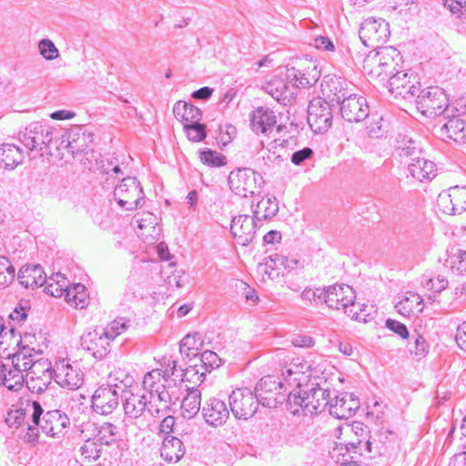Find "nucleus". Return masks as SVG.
<instances>
[{
  "label": "nucleus",
  "instance_id": "nucleus-54",
  "mask_svg": "<svg viewBox=\"0 0 466 466\" xmlns=\"http://www.w3.org/2000/svg\"><path fill=\"white\" fill-rule=\"evenodd\" d=\"M202 163L212 167H221L225 165L224 157L216 151L205 150L200 153Z\"/></svg>",
  "mask_w": 466,
  "mask_h": 466
},
{
  "label": "nucleus",
  "instance_id": "nucleus-5",
  "mask_svg": "<svg viewBox=\"0 0 466 466\" xmlns=\"http://www.w3.org/2000/svg\"><path fill=\"white\" fill-rule=\"evenodd\" d=\"M264 183L263 177L252 168H237L228 176L231 191L242 198L258 196L262 192Z\"/></svg>",
  "mask_w": 466,
  "mask_h": 466
},
{
  "label": "nucleus",
  "instance_id": "nucleus-26",
  "mask_svg": "<svg viewBox=\"0 0 466 466\" xmlns=\"http://www.w3.org/2000/svg\"><path fill=\"white\" fill-rule=\"evenodd\" d=\"M202 415L208 425L219 427L227 422L229 418V410L223 400L210 397L203 404Z\"/></svg>",
  "mask_w": 466,
  "mask_h": 466
},
{
  "label": "nucleus",
  "instance_id": "nucleus-64",
  "mask_svg": "<svg viewBox=\"0 0 466 466\" xmlns=\"http://www.w3.org/2000/svg\"><path fill=\"white\" fill-rule=\"evenodd\" d=\"M443 4L453 14L466 13V0H443Z\"/></svg>",
  "mask_w": 466,
  "mask_h": 466
},
{
  "label": "nucleus",
  "instance_id": "nucleus-3",
  "mask_svg": "<svg viewBox=\"0 0 466 466\" xmlns=\"http://www.w3.org/2000/svg\"><path fill=\"white\" fill-rule=\"evenodd\" d=\"M143 390L148 398L153 400L154 406L158 409L156 410L170 411L174 404L172 394L170 392V383L162 374V370L154 369L147 372L143 379Z\"/></svg>",
  "mask_w": 466,
  "mask_h": 466
},
{
  "label": "nucleus",
  "instance_id": "nucleus-37",
  "mask_svg": "<svg viewBox=\"0 0 466 466\" xmlns=\"http://www.w3.org/2000/svg\"><path fill=\"white\" fill-rule=\"evenodd\" d=\"M25 384V375L19 373L9 363L0 361V387L8 390L18 391Z\"/></svg>",
  "mask_w": 466,
  "mask_h": 466
},
{
  "label": "nucleus",
  "instance_id": "nucleus-20",
  "mask_svg": "<svg viewBox=\"0 0 466 466\" xmlns=\"http://www.w3.org/2000/svg\"><path fill=\"white\" fill-rule=\"evenodd\" d=\"M21 141L28 150L41 151L43 146H48L52 141V128L40 122L31 123L23 133Z\"/></svg>",
  "mask_w": 466,
  "mask_h": 466
},
{
  "label": "nucleus",
  "instance_id": "nucleus-40",
  "mask_svg": "<svg viewBox=\"0 0 466 466\" xmlns=\"http://www.w3.org/2000/svg\"><path fill=\"white\" fill-rule=\"evenodd\" d=\"M23 159V153L18 147L10 144L0 147V167L13 169L22 163Z\"/></svg>",
  "mask_w": 466,
  "mask_h": 466
},
{
  "label": "nucleus",
  "instance_id": "nucleus-9",
  "mask_svg": "<svg viewBox=\"0 0 466 466\" xmlns=\"http://www.w3.org/2000/svg\"><path fill=\"white\" fill-rule=\"evenodd\" d=\"M114 197L120 207L131 211L142 207L145 195L139 181L127 177L115 187Z\"/></svg>",
  "mask_w": 466,
  "mask_h": 466
},
{
  "label": "nucleus",
  "instance_id": "nucleus-18",
  "mask_svg": "<svg viewBox=\"0 0 466 466\" xmlns=\"http://www.w3.org/2000/svg\"><path fill=\"white\" fill-rule=\"evenodd\" d=\"M282 377L287 387L292 388V390H301L303 386L309 385L310 365L308 361L299 359L294 360L282 370Z\"/></svg>",
  "mask_w": 466,
  "mask_h": 466
},
{
  "label": "nucleus",
  "instance_id": "nucleus-44",
  "mask_svg": "<svg viewBox=\"0 0 466 466\" xmlns=\"http://www.w3.org/2000/svg\"><path fill=\"white\" fill-rule=\"evenodd\" d=\"M96 437L101 444L110 445L120 440L122 434L116 425L111 422H104L97 428Z\"/></svg>",
  "mask_w": 466,
  "mask_h": 466
},
{
  "label": "nucleus",
  "instance_id": "nucleus-38",
  "mask_svg": "<svg viewBox=\"0 0 466 466\" xmlns=\"http://www.w3.org/2000/svg\"><path fill=\"white\" fill-rule=\"evenodd\" d=\"M173 113L175 117L183 122L184 125L199 122L202 117V113L199 108L181 100L175 103Z\"/></svg>",
  "mask_w": 466,
  "mask_h": 466
},
{
  "label": "nucleus",
  "instance_id": "nucleus-49",
  "mask_svg": "<svg viewBox=\"0 0 466 466\" xmlns=\"http://www.w3.org/2000/svg\"><path fill=\"white\" fill-rule=\"evenodd\" d=\"M40 55L47 61H52L59 57V50L53 41L48 38L40 40L37 44Z\"/></svg>",
  "mask_w": 466,
  "mask_h": 466
},
{
  "label": "nucleus",
  "instance_id": "nucleus-23",
  "mask_svg": "<svg viewBox=\"0 0 466 466\" xmlns=\"http://www.w3.org/2000/svg\"><path fill=\"white\" fill-rule=\"evenodd\" d=\"M120 396L117 390L102 385L96 390L92 396V408L96 413L111 414L119 404Z\"/></svg>",
  "mask_w": 466,
  "mask_h": 466
},
{
  "label": "nucleus",
  "instance_id": "nucleus-25",
  "mask_svg": "<svg viewBox=\"0 0 466 466\" xmlns=\"http://www.w3.org/2000/svg\"><path fill=\"white\" fill-rule=\"evenodd\" d=\"M256 221L254 216L248 215H239L232 219L230 232L239 245L247 246L253 240L257 228Z\"/></svg>",
  "mask_w": 466,
  "mask_h": 466
},
{
  "label": "nucleus",
  "instance_id": "nucleus-41",
  "mask_svg": "<svg viewBox=\"0 0 466 466\" xmlns=\"http://www.w3.org/2000/svg\"><path fill=\"white\" fill-rule=\"evenodd\" d=\"M22 348L30 355H41L47 349V339L41 333H25L21 339Z\"/></svg>",
  "mask_w": 466,
  "mask_h": 466
},
{
  "label": "nucleus",
  "instance_id": "nucleus-63",
  "mask_svg": "<svg viewBox=\"0 0 466 466\" xmlns=\"http://www.w3.org/2000/svg\"><path fill=\"white\" fill-rule=\"evenodd\" d=\"M386 327L400 336L402 339H407L409 337V331L406 326L398 320L389 319L386 321Z\"/></svg>",
  "mask_w": 466,
  "mask_h": 466
},
{
  "label": "nucleus",
  "instance_id": "nucleus-50",
  "mask_svg": "<svg viewBox=\"0 0 466 466\" xmlns=\"http://www.w3.org/2000/svg\"><path fill=\"white\" fill-rule=\"evenodd\" d=\"M81 455L89 461H95L101 456V444H97L96 441L86 440V442L80 448Z\"/></svg>",
  "mask_w": 466,
  "mask_h": 466
},
{
  "label": "nucleus",
  "instance_id": "nucleus-43",
  "mask_svg": "<svg viewBox=\"0 0 466 466\" xmlns=\"http://www.w3.org/2000/svg\"><path fill=\"white\" fill-rule=\"evenodd\" d=\"M37 360L34 355H30L26 350L20 349L12 356L9 365L14 367L19 373L25 375L28 371L33 370V367Z\"/></svg>",
  "mask_w": 466,
  "mask_h": 466
},
{
  "label": "nucleus",
  "instance_id": "nucleus-47",
  "mask_svg": "<svg viewBox=\"0 0 466 466\" xmlns=\"http://www.w3.org/2000/svg\"><path fill=\"white\" fill-rule=\"evenodd\" d=\"M447 262L459 274H466V250L452 248Z\"/></svg>",
  "mask_w": 466,
  "mask_h": 466
},
{
  "label": "nucleus",
  "instance_id": "nucleus-62",
  "mask_svg": "<svg viewBox=\"0 0 466 466\" xmlns=\"http://www.w3.org/2000/svg\"><path fill=\"white\" fill-rule=\"evenodd\" d=\"M428 350V345L425 339L421 335H418L412 346L410 348V352L418 357L425 356Z\"/></svg>",
  "mask_w": 466,
  "mask_h": 466
},
{
  "label": "nucleus",
  "instance_id": "nucleus-6",
  "mask_svg": "<svg viewBox=\"0 0 466 466\" xmlns=\"http://www.w3.org/2000/svg\"><path fill=\"white\" fill-rule=\"evenodd\" d=\"M141 390L137 386L126 390L121 398L123 400V408L125 414L131 419H137L141 417L145 412H147L154 418H161L167 412L166 410H156L158 409L154 406L153 400L148 398L146 393H141Z\"/></svg>",
  "mask_w": 466,
  "mask_h": 466
},
{
  "label": "nucleus",
  "instance_id": "nucleus-27",
  "mask_svg": "<svg viewBox=\"0 0 466 466\" xmlns=\"http://www.w3.org/2000/svg\"><path fill=\"white\" fill-rule=\"evenodd\" d=\"M444 117L449 118L440 128V136L443 140H451L455 143L466 142V122L459 117H449L448 113Z\"/></svg>",
  "mask_w": 466,
  "mask_h": 466
},
{
  "label": "nucleus",
  "instance_id": "nucleus-59",
  "mask_svg": "<svg viewBox=\"0 0 466 466\" xmlns=\"http://www.w3.org/2000/svg\"><path fill=\"white\" fill-rule=\"evenodd\" d=\"M382 117L372 119L367 127V134L371 138L382 137L385 133V128L382 124Z\"/></svg>",
  "mask_w": 466,
  "mask_h": 466
},
{
  "label": "nucleus",
  "instance_id": "nucleus-2",
  "mask_svg": "<svg viewBox=\"0 0 466 466\" xmlns=\"http://www.w3.org/2000/svg\"><path fill=\"white\" fill-rule=\"evenodd\" d=\"M400 60V53L392 46L379 47L370 51L363 61V70L370 78L383 86L393 75V71Z\"/></svg>",
  "mask_w": 466,
  "mask_h": 466
},
{
  "label": "nucleus",
  "instance_id": "nucleus-57",
  "mask_svg": "<svg viewBox=\"0 0 466 466\" xmlns=\"http://www.w3.org/2000/svg\"><path fill=\"white\" fill-rule=\"evenodd\" d=\"M200 361L208 369L213 370L221 364V360L218 354L211 350H205L200 355Z\"/></svg>",
  "mask_w": 466,
  "mask_h": 466
},
{
  "label": "nucleus",
  "instance_id": "nucleus-24",
  "mask_svg": "<svg viewBox=\"0 0 466 466\" xmlns=\"http://www.w3.org/2000/svg\"><path fill=\"white\" fill-rule=\"evenodd\" d=\"M412 75L407 72H396L388 79L387 86L389 92L395 97L410 99L415 96L418 83L416 80L411 81ZM416 77L413 76V79Z\"/></svg>",
  "mask_w": 466,
  "mask_h": 466
},
{
  "label": "nucleus",
  "instance_id": "nucleus-21",
  "mask_svg": "<svg viewBox=\"0 0 466 466\" xmlns=\"http://www.w3.org/2000/svg\"><path fill=\"white\" fill-rule=\"evenodd\" d=\"M287 390L284 380L278 381L275 376H265L260 379L256 386L257 394L260 404L265 407H275L281 400L278 395L281 394V390Z\"/></svg>",
  "mask_w": 466,
  "mask_h": 466
},
{
  "label": "nucleus",
  "instance_id": "nucleus-33",
  "mask_svg": "<svg viewBox=\"0 0 466 466\" xmlns=\"http://www.w3.org/2000/svg\"><path fill=\"white\" fill-rule=\"evenodd\" d=\"M106 386L112 390H117L121 396L134 388L133 377L125 370L119 367H114L107 375Z\"/></svg>",
  "mask_w": 466,
  "mask_h": 466
},
{
  "label": "nucleus",
  "instance_id": "nucleus-39",
  "mask_svg": "<svg viewBox=\"0 0 466 466\" xmlns=\"http://www.w3.org/2000/svg\"><path fill=\"white\" fill-rule=\"evenodd\" d=\"M201 405V392L192 388L187 390L181 403V414L185 419L194 418L199 411Z\"/></svg>",
  "mask_w": 466,
  "mask_h": 466
},
{
  "label": "nucleus",
  "instance_id": "nucleus-58",
  "mask_svg": "<svg viewBox=\"0 0 466 466\" xmlns=\"http://www.w3.org/2000/svg\"><path fill=\"white\" fill-rule=\"evenodd\" d=\"M399 150L400 156L410 157H414L418 152H420V148L417 145V142L411 138H403L400 145L399 146Z\"/></svg>",
  "mask_w": 466,
  "mask_h": 466
},
{
  "label": "nucleus",
  "instance_id": "nucleus-19",
  "mask_svg": "<svg viewBox=\"0 0 466 466\" xmlns=\"http://www.w3.org/2000/svg\"><path fill=\"white\" fill-rule=\"evenodd\" d=\"M112 340L101 328L88 331L81 338L82 348L96 360L104 359L110 352Z\"/></svg>",
  "mask_w": 466,
  "mask_h": 466
},
{
  "label": "nucleus",
  "instance_id": "nucleus-42",
  "mask_svg": "<svg viewBox=\"0 0 466 466\" xmlns=\"http://www.w3.org/2000/svg\"><path fill=\"white\" fill-rule=\"evenodd\" d=\"M279 211V202L274 196H266L258 202L253 210L257 220L268 219L276 216Z\"/></svg>",
  "mask_w": 466,
  "mask_h": 466
},
{
  "label": "nucleus",
  "instance_id": "nucleus-28",
  "mask_svg": "<svg viewBox=\"0 0 466 466\" xmlns=\"http://www.w3.org/2000/svg\"><path fill=\"white\" fill-rule=\"evenodd\" d=\"M66 147L72 154L84 152L93 141V136L83 126H75L66 133Z\"/></svg>",
  "mask_w": 466,
  "mask_h": 466
},
{
  "label": "nucleus",
  "instance_id": "nucleus-32",
  "mask_svg": "<svg viewBox=\"0 0 466 466\" xmlns=\"http://www.w3.org/2000/svg\"><path fill=\"white\" fill-rule=\"evenodd\" d=\"M408 170L410 176L420 182L430 181L437 174L435 163L419 157L412 158V161L408 166Z\"/></svg>",
  "mask_w": 466,
  "mask_h": 466
},
{
  "label": "nucleus",
  "instance_id": "nucleus-22",
  "mask_svg": "<svg viewBox=\"0 0 466 466\" xmlns=\"http://www.w3.org/2000/svg\"><path fill=\"white\" fill-rule=\"evenodd\" d=\"M329 412L339 420H348L352 417L360 408V401L350 393H340L333 399H329Z\"/></svg>",
  "mask_w": 466,
  "mask_h": 466
},
{
  "label": "nucleus",
  "instance_id": "nucleus-15",
  "mask_svg": "<svg viewBox=\"0 0 466 466\" xmlns=\"http://www.w3.org/2000/svg\"><path fill=\"white\" fill-rule=\"evenodd\" d=\"M53 373L48 360L39 359L35 361L33 370L25 375V383L31 392L42 393L51 383Z\"/></svg>",
  "mask_w": 466,
  "mask_h": 466
},
{
  "label": "nucleus",
  "instance_id": "nucleus-53",
  "mask_svg": "<svg viewBox=\"0 0 466 466\" xmlns=\"http://www.w3.org/2000/svg\"><path fill=\"white\" fill-rule=\"evenodd\" d=\"M15 339V330L5 325L4 319L0 316V350H6Z\"/></svg>",
  "mask_w": 466,
  "mask_h": 466
},
{
  "label": "nucleus",
  "instance_id": "nucleus-52",
  "mask_svg": "<svg viewBox=\"0 0 466 466\" xmlns=\"http://www.w3.org/2000/svg\"><path fill=\"white\" fill-rule=\"evenodd\" d=\"M127 327L128 320L121 318L113 320L106 328L101 329L107 333V336L113 341L118 335L122 334L125 330H127Z\"/></svg>",
  "mask_w": 466,
  "mask_h": 466
},
{
  "label": "nucleus",
  "instance_id": "nucleus-51",
  "mask_svg": "<svg viewBox=\"0 0 466 466\" xmlns=\"http://www.w3.org/2000/svg\"><path fill=\"white\" fill-rule=\"evenodd\" d=\"M184 129L188 139L194 142L202 141L207 136L206 126L204 124H200L199 122L185 124Z\"/></svg>",
  "mask_w": 466,
  "mask_h": 466
},
{
  "label": "nucleus",
  "instance_id": "nucleus-56",
  "mask_svg": "<svg viewBox=\"0 0 466 466\" xmlns=\"http://www.w3.org/2000/svg\"><path fill=\"white\" fill-rule=\"evenodd\" d=\"M266 91L277 100H279L285 93L286 85L282 80H272L267 84Z\"/></svg>",
  "mask_w": 466,
  "mask_h": 466
},
{
  "label": "nucleus",
  "instance_id": "nucleus-12",
  "mask_svg": "<svg viewBox=\"0 0 466 466\" xmlns=\"http://www.w3.org/2000/svg\"><path fill=\"white\" fill-rule=\"evenodd\" d=\"M332 110L329 104L320 97L312 99L308 107V123L315 133H324L332 125Z\"/></svg>",
  "mask_w": 466,
  "mask_h": 466
},
{
  "label": "nucleus",
  "instance_id": "nucleus-14",
  "mask_svg": "<svg viewBox=\"0 0 466 466\" xmlns=\"http://www.w3.org/2000/svg\"><path fill=\"white\" fill-rule=\"evenodd\" d=\"M356 299L355 290L347 284H334L325 288L324 303L331 309L345 312Z\"/></svg>",
  "mask_w": 466,
  "mask_h": 466
},
{
  "label": "nucleus",
  "instance_id": "nucleus-30",
  "mask_svg": "<svg viewBox=\"0 0 466 466\" xmlns=\"http://www.w3.org/2000/svg\"><path fill=\"white\" fill-rule=\"evenodd\" d=\"M319 76L320 73L315 65L307 70H300L296 67L287 69L288 81L298 88H306L315 85Z\"/></svg>",
  "mask_w": 466,
  "mask_h": 466
},
{
  "label": "nucleus",
  "instance_id": "nucleus-29",
  "mask_svg": "<svg viewBox=\"0 0 466 466\" xmlns=\"http://www.w3.org/2000/svg\"><path fill=\"white\" fill-rule=\"evenodd\" d=\"M250 122L254 132L268 135L272 132L277 120L270 108L259 106L253 111Z\"/></svg>",
  "mask_w": 466,
  "mask_h": 466
},
{
  "label": "nucleus",
  "instance_id": "nucleus-17",
  "mask_svg": "<svg viewBox=\"0 0 466 466\" xmlns=\"http://www.w3.org/2000/svg\"><path fill=\"white\" fill-rule=\"evenodd\" d=\"M70 420L66 413L58 410H49L37 420L38 427L44 433L54 438L65 436L69 428Z\"/></svg>",
  "mask_w": 466,
  "mask_h": 466
},
{
  "label": "nucleus",
  "instance_id": "nucleus-7",
  "mask_svg": "<svg viewBox=\"0 0 466 466\" xmlns=\"http://www.w3.org/2000/svg\"><path fill=\"white\" fill-rule=\"evenodd\" d=\"M416 104L418 110L429 117L446 115L449 111L447 95L438 86L423 89L417 96Z\"/></svg>",
  "mask_w": 466,
  "mask_h": 466
},
{
  "label": "nucleus",
  "instance_id": "nucleus-4",
  "mask_svg": "<svg viewBox=\"0 0 466 466\" xmlns=\"http://www.w3.org/2000/svg\"><path fill=\"white\" fill-rule=\"evenodd\" d=\"M43 415V409L39 402L35 400H27L22 403L20 408L11 410L5 418L9 427L18 428L23 424L27 425V433L25 439L29 442L36 441L38 438V430L35 427L37 420Z\"/></svg>",
  "mask_w": 466,
  "mask_h": 466
},
{
  "label": "nucleus",
  "instance_id": "nucleus-45",
  "mask_svg": "<svg viewBox=\"0 0 466 466\" xmlns=\"http://www.w3.org/2000/svg\"><path fill=\"white\" fill-rule=\"evenodd\" d=\"M46 291L47 294L60 298L63 297L66 288L69 284V281L61 273H56L53 275L48 280L46 281Z\"/></svg>",
  "mask_w": 466,
  "mask_h": 466
},
{
  "label": "nucleus",
  "instance_id": "nucleus-34",
  "mask_svg": "<svg viewBox=\"0 0 466 466\" xmlns=\"http://www.w3.org/2000/svg\"><path fill=\"white\" fill-rule=\"evenodd\" d=\"M282 260V255L277 253L267 257L263 262L258 264L257 276L260 278L261 281L276 279L281 273Z\"/></svg>",
  "mask_w": 466,
  "mask_h": 466
},
{
  "label": "nucleus",
  "instance_id": "nucleus-36",
  "mask_svg": "<svg viewBox=\"0 0 466 466\" xmlns=\"http://www.w3.org/2000/svg\"><path fill=\"white\" fill-rule=\"evenodd\" d=\"M161 457L169 463H177L185 454L182 441L174 436H165L162 441Z\"/></svg>",
  "mask_w": 466,
  "mask_h": 466
},
{
  "label": "nucleus",
  "instance_id": "nucleus-31",
  "mask_svg": "<svg viewBox=\"0 0 466 466\" xmlns=\"http://www.w3.org/2000/svg\"><path fill=\"white\" fill-rule=\"evenodd\" d=\"M17 279L25 288L35 289L46 283V276L39 265H27L19 270Z\"/></svg>",
  "mask_w": 466,
  "mask_h": 466
},
{
  "label": "nucleus",
  "instance_id": "nucleus-35",
  "mask_svg": "<svg viewBox=\"0 0 466 466\" xmlns=\"http://www.w3.org/2000/svg\"><path fill=\"white\" fill-rule=\"evenodd\" d=\"M423 299L414 292H406L399 297V301L395 308L397 311L404 317H411L422 312Z\"/></svg>",
  "mask_w": 466,
  "mask_h": 466
},
{
  "label": "nucleus",
  "instance_id": "nucleus-1",
  "mask_svg": "<svg viewBox=\"0 0 466 466\" xmlns=\"http://www.w3.org/2000/svg\"><path fill=\"white\" fill-rule=\"evenodd\" d=\"M329 390L321 388L318 383L307 385V390H291L287 399L289 411L296 415L302 410L306 415L318 414L329 404Z\"/></svg>",
  "mask_w": 466,
  "mask_h": 466
},
{
  "label": "nucleus",
  "instance_id": "nucleus-61",
  "mask_svg": "<svg viewBox=\"0 0 466 466\" xmlns=\"http://www.w3.org/2000/svg\"><path fill=\"white\" fill-rule=\"evenodd\" d=\"M325 288L324 289H305L301 293V299L306 301H324Z\"/></svg>",
  "mask_w": 466,
  "mask_h": 466
},
{
  "label": "nucleus",
  "instance_id": "nucleus-10",
  "mask_svg": "<svg viewBox=\"0 0 466 466\" xmlns=\"http://www.w3.org/2000/svg\"><path fill=\"white\" fill-rule=\"evenodd\" d=\"M53 371L55 381L65 389L74 390L84 382V372L79 364L68 359L56 361Z\"/></svg>",
  "mask_w": 466,
  "mask_h": 466
},
{
  "label": "nucleus",
  "instance_id": "nucleus-16",
  "mask_svg": "<svg viewBox=\"0 0 466 466\" xmlns=\"http://www.w3.org/2000/svg\"><path fill=\"white\" fill-rule=\"evenodd\" d=\"M437 204L445 214L457 215L466 210V187H451L439 194Z\"/></svg>",
  "mask_w": 466,
  "mask_h": 466
},
{
  "label": "nucleus",
  "instance_id": "nucleus-55",
  "mask_svg": "<svg viewBox=\"0 0 466 466\" xmlns=\"http://www.w3.org/2000/svg\"><path fill=\"white\" fill-rule=\"evenodd\" d=\"M74 289L76 290V295L71 306L78 309L86 308L88 301V294L86 287L80 283H76L74 284Z\"/></svg>",
  "mask_w": 466,
  "mask_h": 466
},
{
  "label": "nucleus",
  "instance_id": "nucleus-48",
  "mask_svg": "<svg viewBox=\"0 0 466 466\" xmlns=\"http://www.w3.org/2000/svg\"><path fill=\"white\" fill-rule=\"evenodd\" d=\"M15 277V267L5 257H0V289L11 284Z\"/></svg>",
  "mask_w": 466,
  "mask_h": 466
},
{
  "label": "nucleus",
  "instance_id": "nucleus-13",
  "mask_svg": "<svg viewBox=\"0 0 466 466\" xmlns=\"http://www.w3.org/2000/svg\"><path fill=\"white\" fill-rule=\"evenodd\" d=\"M337 103L340 104L341 116L349 122H360L369 116V106L365 97L357 95L335 94Z\"/></svg>",
  "mask_w": 466,
  "mask_h": 466
},
{
  "label": "nucleus",
  "instance_id": "nucleus-11",
  "mask_svg": "<svg viewBox=\"0 0 466 466\" xmlns=\"http://www.w3.org/2000/svg\"><path fill=\"white\" fill-rule=\"evenodd\" d=\"M360 38L363 45L370 47H379L390 37L389 24L382 18H367L361 24Z\"/></svg>",
  "mask_w": 466,
  "mask_h": 466
},
{
  "label": "nucleus",
  "instance_id": "nucleus-8",
  "mask_svg": "<svg viewBox=\"0 0 466 466\" xmlns=\"http://www.w3.org/2000/svg\"><path fill=\"white\" fill-rule=\"evenodd\" d=\"M229 407L233 416L238 420H247L252 418L260 401L252 390L248 388H238L228 397Z\"/></svg>",
  "mask_w": 466,
  "mask_h": 466
},
{
  "label": "nucleus",
  "instance_id": "nucleus-46",
  "mask_svg": "<svg viewBox=\"0 0 466 466\" xmlns=\"http://www.w3.org/2000/svg\"><path fill=\"white\" fill-rule=\"evenodd\" d=\"M376 312L374 306L367 305V304H356L355 301L353 305L346 310V314L354 320L367 323L370 319H372V315Z\"/></svg>",
  "mask_w": 466,
  "mask_h": 466
},
{
  "label": "nucleus",
  "instance_id": "nucleus-60",
  "mask_svg": "<svg viewBox=\"0 0 466 466\" xmlns=\"http://www.w3.org/2000/svg\"><path fill=\"white\" fill-rule=\"evenodd\" d=\"M448 287V280L444 276L438 275L437 277L428 279L425 283V288L440 293Z\"/></svg>",
  "mask_w": 466,
  "mask_h": 466
}]
</instances>
